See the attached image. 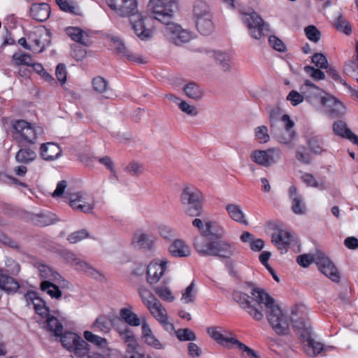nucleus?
<instances>
[{
  "label": "nucleus",
  "instance_id": "nucleus-41",
  "mask_svg": "<svg viewBox=\"0 0 358 358\" xmlns=\"http://www.w3.org/2000/svg\"><path fill=\"white\" fill-rule=\"evenodd\" d=\"M54 216L50 212L41 213L36 214L32 217L33 222L39 227H44L52 224L55 222V220L52 218Z\"/></svg>",
  "mask_w": 358,
  "mask_h": 358
},
{
  "label": "nucleus",
  "instance_id": "nucleus-60",
  "mask_svg": "<svg viewBox=\"0 0 358 358\" xmlns=\"http://www.w3.org/2000/svg\"><path fill=\"white\" fill-rule=\"evenodd\" d=\"M312 62L319 69H327V59L322 53H315L312 57Z\"/></svg>",
  "mask_w": 358,
  "mask_h": 358
},
{
  "label": "nucleus",
  "instance_id": "nucleus-10",
  "mask_svg": "<svg viewBox=\"0 0 358 358\" xmlns=\"http://www.w3.org/2000/svg\"><path fill=\"white\" fill-rule=\"evenodd\" d=\"M164 33L167 38L176 45H181L187 43L191 39V34L187 30L182 29L180 25L169 20L168 23H164Z\"/></svg>",
  "mask_w": 358,
  "mask_h": 358
},
{
  "label": "nucleus",
  "instance_id": "nucleus-55",
  "mask_svg": "<svg viewBox=\"0 0 358 358\" xmlns=\"http://www.w3.org/2000/svg\"><path fill=\"white\" fill-rule=\"evenodd\" d=\"M155 293L164 301L171 302L174 299L171 290L166 287L158 286L155 288Z\"/></svg>",
  "mask_w": 358,
  "mask_h": 358
},
{
  "label": "nucleus",
  "instance_id": "nucleus-18",
  "mask_svg": "<svg viewBox=\"0 0 358 358\" xmlns=\"http://www.w3.org/2000/svg\"><path fill=\"white\" fill-rule=\"evenodd\" d=\"M155 241L156 238L153 234L138 231L133 236L132 243L138 248L149 250L152 248Z\"/></svg>",
  "mask_w": 358,
  "mask_h": 358
},
{
  "label": "nucleus",
  "instance_id": "nucleus-11",
  "mask_svg": "<svg viewBox=\"0 0 358 358\" xmlns=\"http://www.w3.org/2000/svg\"><path fill=\"white\" fill-rule=\"evenodd\" d=\"M315 263L318 269L327 277L335 282H338L341 275L333 262L324 253L317 252L315 255Z\"/></svg>",
  "mask_w": 358,
  "mask_h": 358
},
{
  "label": "nucleus",
  "instance_id": "nucleus-6",
  "mask_svg": "<svg viewBox=\"0 0 358 358\" xmlns=\"http://www.w3.org/2000/svg\"><path fill=\"white\" fill-rule=\"evenodd\" d=\"M242 14L243 15V21L247 26L249 34L252 38L259 40L270 31L269 24L252 9L248 12H243Z\"/></svg>",
  "mask_w": 358,
  "mask_h": 358
},
{
  "label": "nucleus",
  "instance_id": "nucleus-12",
  "mask_svg": "<svg viewBox=\"0 0 358 358\" xmlns=\"http://www.w3.org/2000/svg\"><path fill=\"white\" fill-rule=\"evenodd\" d=\"M281 150L275 148L266 150H255L250 155L255 163L266 167L276 163L281 158Z\"/></svg>",
  "mask_w": 358,
  "mask_h": 358
},
{
  "label": "nucleus",
  "instance_id": "nucleus-51",
  "mask_svg": "<svg viewBox=\"0 0 358 358\" xmlns=\"http://www.w3.org/2000/svg\"><path fill=\"white\" fill-rule=\"evenodd\" d=\"M327 76L331 78L337 85H341V86L348 88V90H352V88L348 85L346 80L343 79L337 72V71L334 68L329 67L327 70Z\"/></svg>",
  "mask_w": 358,
  "mask_h": 358
},
{
  "label": "nucleus",
  "instance_id": "nucleus-36",
  "mask_svg": "<svg viewBox=\"0 0 358 358\" xmlns=\"http://www.w3.org/2000/svg\"><path fill=\"white\" fill-rule=\"evenodd\" d=\"M225 210L227 211L229 217L235 222L244 225L248 224L244 213L239 205L228 204L225 206Z\"/></svg>",
  "mask_w": 358,
  "mask_h": 358
},
{
  "label": "nucleus",
  "instance_id": "nucleus-17",
  "mask_svg": "<svg viewBox=\"0 0 358 358\" xmlns=\"http://www.w3.org/2000/svg\"><path fill=\"white\" fill-rule=\"evenodd\" d=\"M292 241L293 237L292 234L285 230L277 229L272 234V242L282 253L287 251Z\"/></svg>",
  "mask_w": 358,
  "mask_h": 358
},
{
  "label": "nucleus",
  "instance_id": "nucleus-21",
  "mask_svg": "<svg viewBox=\"0 0 358 358\" xmlns=\"http://www.w3.org/2000/svg\"><path fill=\"white\" fill-rule=\"evenodd\" d=\"M65 32L71 40L86 46L91 43L88 34L78 27H69L66 28Z\"/></svg>",
  "mask_w": 358,
  "mask_h": 358
},
{
  "label": "nucleus",
  "instance_id": "nucleus-35",
  "mask_svg": "<svg viewBox=\"0 0 358 358\" xmlns=\"http://www.w3.org/2000/svg\"><path fill=\"white\" fill-rule=\"evenodd\" d=\"M304 343L303 349L307 355L309 357L317 356L324 349L323 345L315 341L313 338L308 336L306 341H303Z\"/></svg>",
  "mask_w": 358,
  "mask_h": 358
},
{
  "label": "nucleus",
  "instance_id": "nucleus-26",
  "mask_svg": "<svg viewBox=\"0 0 358 358\" xmlns=\"http://www.w3.org/2000/svg\"><path fill=\"white\" fill-rule=\"evenodd\" d=\"M66 198L69 200V205L74 210L87 213L91 212L93 209V205L83 202L79 194H71Z\"/></svg>",
  "mask_w": 358,
  "mask_h": 358
},
{
  "label": "nucleus",
  "instance_id": "nucleus-61",
  "mask_svg": "<svg viewBox=\"0 0 358 358\" xmlns=\"http://www.w3.org/2000/svg\"><path fill=\"white\" fill-rule=\"evenodd\" d=\"M208 334L210 336L216 341L219 344H224V335L221 332L220 327H211L207 329Z\"/></svg>",
  "mask_w": 358,
  "mask_h": 358
},
{
  "label": "nucleus",
  "instance_id": "nucleus-43",
  "mask_svg": "<svg viewBox=\"0 0 358 358\" xmlns=\"http://www.w3.org/2000/svg\"><path fill=\"white\" fill-rule=\"evenodd\" d=\"M345 71L358 82V43L356 45L355 58L345 64Z\"/></svg>",
  "mask_w": 358,
  "mask_h": 358
},
{
  "label": "nucleus",
  "instance_id": "nucleus-54",
  "mask_svg": "<svg viewBox=\"0 0 358 358\" xmlns=\"http://www.w3.org/2000/svg\"><path fill=\"white\" fill-rule=\"evenodd\" d=\"M125 171L131 176L138 177L144 173V167L142 164L131 162L126 167Z\"/></svg>",
  "mask_w": 358,
  "mask_h": 358
},
{
  "label": "nucleus",
  "instance_id": "nucleus-40",
  "mask_svg": "<svg viewBox=\"0 0 358 358\" xmlns=\"http://www.w3.org/2000/svg\"><path fill=\"white\" fill-rule=\"evenodd\" d=\"M296 133L292 130L280 129L278 133L274 134L277 141L281 144L288 145L290 148H293L291 144L295 137Z\"/></svg>",
  "mask_w": 358,
  "mask_h": 358
},
{
  "label": "nucleus",
  "instance_id": "nucleus-31",
  "mask_svg": "<svg viewBox=\"0 0 358 358\" xmlns=\"http://www.w3.org/2000/svg\"><path fill=\"white\" fill-rule=\"evenodd\" d=\"M20 288L17 280L7 274L0 273V289L6 292H16Z\"/></svg>",
  "mask_w": 358,
  "mask_h": 358
},
{
  "label": "nucleus",
  "instance_id": "nucleus-46",
  "mask_svg": "<svg viewBox=\"0 0 358 358\" xmlns=\"http://www.w3.org/2000/svg\"><path fill=\"white\" fill-rule=\"evenodd\" d=\"M12 58L15 64L17 66L25 65L30 66L33 62L32 58L30 56V55L22 52L14 53Z\"/></svg>",
  "mask_w": 358,
  "mask_h": 358
},
{
  "label": "nucleus",
  "instance_id": "nucleus-32",
  "mask_svg": "<svg viewBox=\"0 0 358 358\" xmlns=\"http://www.w3.org/2000/svg\"><path fill=\"white\" fill-rule=\"evenodd\" d=\"M166 97L170 101L174 102L178 106L180 110L188 115L196 116L198 114V110L194 106L189 105L185 101L180 99L172 94H168Z\"/></svg>",
  "mask_w": 358,
  "mask_h": 358
},
{
  "label": "nucleus",
  "instance_id": "nucleus-27",
  "mask_svg": "<svg viewBox=\"0 0 358 358\" xmlns=\"http://www.w3.org/2000/svg\"><path fill=\"white\" fill-rule=\"evenodd\" d=\"M120 316L130 327H138L141 324L140 317L133 311L131 306L121 308Z\"/></svg>",
  "mask_w": 358,
  "mask_h": 358
},
{
  "label": "nucleus",
  "instance_id": "nucleus-47",
  "mask_svg": "<svg viewBox=\"0 0 358 358\" xmlns=\"http://www.w3.org/2000/svg\"><path fill=\"white\" fill-rule=\"evenodd\" d=\"M247 345L239 341L237 338L229 335L225 334V348L228 349H238L244 351L247 348Z\"/></svg>",
  "mask_w": 358,
  "mask_h": 358
},
{
  "label": "nucleus",
  "instance_id": "nucleus-57",
  "mask_svg": "<svg viewBox=\"0 0 358 358\" xmlns=\"http://www.w3.org/2000/svg\"><path fill=\"white\" fill-rule=\"evenodd\" d=\"M6 271L13 275H17L20 271V264L11 258H7L5 262Z\"/></svg>",
  "mask_w": 358,
  "mask_h": 358
},
{
  "label": "nucleus",
  "instance_id": "nucleus-62",
  "mask_svg": "<svg viewBox=\"0 0 358 358\" xmlns=\"http://www.w3.org/2000/svg\"><path fill=\"white\" fill-rule=\"evenodd\" d=\"M268 43L273 49L280 52H284L287 50L284 43L275 36H270Z\"/></svg>",
  "mask_w": 358,
  "mask_h": 358
},
{
  "label": "nucleus",
  "instance_id": "nucleus-34",
  "mask_svg": "<svg viewBox=\"0 0 358 358\" xmlns=\"http://www.w3.org/2000/svg\"><path fill=\"white\" fill-rule=\"evenodd\" d=\"M45 320V329L52 333L55 336H60L63 333V325L57 317L53 315H48Z\"/></svg>",
  "mask_w": 358,
  "mask_h": 358
},
{
  "label": "nucleus",
  "instance_id": "nucleus-16",
  "mask_svg": "<svg viewBox=\"0 0 358 358\" xmlns=\"http://www.w3.org/2000/svg\"><path fill=\"white\" fill-rule=\"evenodd\" d=\"M150 314L161 324L166 330H173L174 326L169 322L166 310L163 307L159 301L155 300L147 307Z\"/></svg>",
  "mask_w": 358,
  "mask_h": 358
},
{
  "label": "nucleus",
  "instance_id": "nucleus-50",
  "mask_svg": "<svg viewBox=\"0 0 358 358\" xmlns=\"http://www.w3.org/2000/svg\"><path fill=\"white\" fill-rule=\"evenodd\" d=\"M176 335L180 341H193L196 339L194 331L187 328L178 329L176 331Z\"/></svg>",
  "mask_w": 358,
  "mask_h": 358
},
{
  "label": "nucleus",
  "instance_id": "nucleus-63",
  "mask_svg": "<svg viewBox=\"0 0 358 358\" xmlns=\"http://www.w3.org/2000/svg\"><path fill=\"white\" fill-rule=\"evenodd\" d=\"M304 70L308 74L317 80H321L325 78L324 73L319 68L315 69L311 66H306Z\"/></svg>",
  "mask_w": 358,
  "mask_h": 358
},
{
  "label": "nucleus",
  "instance_id": "nucleus-30",
  "mask_svg": "<svg viewBox=\"0 0 358 358\" xmlns=\"http://www.w3.org/2000/svg\"><path fill=\"white\" fill-rule=\"evenodd\" d=\"M169 252L174 257H187L190 255V248L182 240L174 241L169 246Z\"/></svg>",
  "mask_w": 358,
  "mask_h": 358
},
{
  "label": "nucleus",
  "instance_id": "nucleus-3",
  "mask_svg": "<svg viewBox=\"0 0 358 358\" xmlns=\"http://www.w3.org/2000/svg\"><path fill=\"white\" fill-rule=\"evenodd\" d=\"M14 139L22 146L34 144L43 134V129L24 120H14L11 123Z\"/></svg>",
  "mask_w": 358,
  "mask_h": 358
},
{
  "label": "nucleus",
  "instance_id": "nucleus-58",
  "mask_svg": "<svg viewBox=\"0 0 358 358\" xmlns=\"http://www.w3.org/2000/svg\"><path fill=\"white\" fill-rule=\"evenodd\" d=\"M139 294L144 305L148 307L157 299L147 289H139Z\"/></svg>",
  "mask_w": 358,
  "mask_h": 358
},
{
  "label": "nucleus",
  "instance_id": "nucleus-37",
  "mask_svg": "<svg viewBox=\"0 0 358 358\" xmlns=\"http://www.w3.org/2000/svg\"><path fill=\"white\" fill-rule=\"evenodd\" d=\"M333 130L335 134L342 138H347L350 141H352L353 137L356 136L352 131L348 127L345 122L339 120L335 122L333 124Z\"/></svg>",
  "mask_w": 358,
  "mask_h": 358
},
{
  "label": "nucleus",
  "instance_id": "nucleus-7",
  "mask_svg": "<svg viewBox=\"0 0 358 358\" xmlns=\"http://www.w3.org/2000/svg\"><path fill=\"white\" fill-rule=\"evenodd\" d=\"M148 9L155 14L154 19L163 24L168 23L173 19L177 3L176 0H150Z\"/></svg>",
  "mask_w": 358,
  "mask_h": 358
},
{
  "label": "nucleus",
  "instance_id": "nucleus-28",
  "mask_svg": "<svg viewBox=\"0 0 358 358\" xmlns=\"http://www.w3.org/2000/svg\"><path fill=\"white\" fill-rule=\"evenodd\" d=\"M142 339L148 345L155 349L162 348V345L159 341L153 335L149 325L145 322L142 323Z\"/></svg>",
  "mask_w": 358,
  "mask_h": 358
},
{
  "label": "nucleus",
  "instance_id": "nucleus-2",
  "mask_svg": "<svg viewBox=\"0 0 358 358\" xmlns=\"http://www.w3.org/2000/svg\"><path fill=\"white\" fill-rule=\"evenodd\" d=\"M192 225L196 227L201 237L194 240V246L199 253L203 255H211L224 258V241L222 240L223 229L214 221H209L204 224L201 219L195 218Z\"/></svg>",
  "mask_w": 358,
  "mask_h": 358
},
{
  "label": "nucleus",
  "instance_id": "nucleus-42",
  "mask_svg": "<svg viewBox=\"0 0 358 358\" xmlns=\"http://www.w3.org/2000/svg\"><path fill=\"white\" fill-rule=\"evenodd\" d=\"M83 336L86 342H90L98 347L105 348L108 345L107 339L97 336L90 331H85L83 334Z\"/></svg>",
  "mask_w": 358,
  "mask_h": 358
},
{
  "label": "nucleus",
  "instance_id": "nucleus-4",
  "mask_svg": "<svg viewBox=\"0 0 358 358\" xmlns=\"http://www.w3.org/2000/svg\"><path fill=\"white\" fill-rule=\"evenodd\" d=\"M205 201L203 193L192 185L185 186L180 194L181 203L185 206L186 213L192 217L202 215Z\"/></svg>",
  "mask_w": 358,
  "mask_h": 358
},
{
  "label": "nucleus",
  "instance_id": "nucleus-44",
  "mask_svg": "<svg viewBox=\"0 0 358 358\" xmlns=\"http://www.w3.org/2000/svg\"><path fill=\"white\" fill-rule=\"evenodd\" d=\"M36 157L34 151L30 148L20 149L16 154V160L19 162L29 163Z\"/></svg>",
  "mask_w": 358,
  "mask_h": 358
},
{
  "label": "nucleus",
  "instance_id": "nucleus-1",
  "mask_svg": "<svg viewBox=\"0 0 358 358\" xmlns=\"http://www.w3.org/2000/svg\"><path fill=\"white\" fill-rule=\"evenodd\" d=\"M243 289L249 290L252 297L242 292L235 291L233 293L234 300L257 321L264 317L262 310L264 304L267 308V319L273 329L279 335H287L289 331L288 318L275 305V300L264 289L256 287L252 282H245Z\"/></svg>",
  "mask_w": 358,
  "mask_h": 358
},
{
  "label": "nucleus",
  "instance_id": "nucleus-9",
  "mask_svg": "<svg viewBox=\"0 0 358 358\" xmlns=\"http://www.w3.org/2000/svg\"><path fill=\"white\" fill-rule=\"evenodd\" d=\"M130 24L134 34L142 41H148L153 36V29L148 25L149 18L138 12L130 15Z\"/></svg>",
  "mask_w": 358,
  "mask_h": 358
},
{
  "label": "nucleus",
  "instance_id": "nucleus-52",
  "mask_svg": "<svg viewBox=\"0 0 358 358\" xmlns=\"http://www.w3.org/2000/svg\"><path fill=\"white\" fill-rule=\"evenodd\" d=\"M308 146L310 150L316 155H320L324 151L323 149V141L318 136L310 138L308 140Z\"/></svg>",
  "mask_w": 358,
  "mask_h": 358
},
{
  "label": "nucleus",
  "instance_id": "nucleus-53",
  "mask_svg": "<svg viewBox=\"0 0 358 358\" xmlns=\"http://www.w3.org/2000/svg\"><path fill=\"white\" fill-rule=\"evenodd\" d=\"M255 134L257 141L260 143H266L270 140V136L266 126L263 125L255 128Z\"/></svg>",
  "mask_w": 358,
  "mask_h": 358
},
{
  "label": "nucleus",
  "instance_id": "nucleus-14",
  "mask_svg": "<svg viewBox=\"0 0 358 358\" xmlns=\"http://www.w3.org/2000/svg\"><path fill=\"white\" fill-rule=\"evenodd\" d=\"M108 40L111 43L110 45L112 48L121 57L138 64L145 63V59L141 55L134 54L128 50L119 37L109 36Z\"/></svg>",
  "mask_w": 358,
  "mask_h": 358
},
{
  "label": "nucleus",
  "instance_id": "nucleus-15",
  "mask_svg": "<svg viewBox=\"0 0 358 358\" xmlns=\"http://www.w3.org/2000/svg\"><path fill=\"white\" fill-rule=\"evenodd\" d=\"M168 262L155 259L147 266V281L150 284H155L161 279L167 268Z\"/></svg>",
  "mask_w": 358,
  "mask_h": 358
},
{
  "label": "nucleus",
  "instance_id": "nucleus-39",
  "mask_svg": "<svg viewBox=\"0 0 358 358\" xmlns=\"http://www.w3.org/2000/svg\"><path fill=\"white\" fill-rule=\"evenodd\" d=\"M41 291L47 293L52 299H60L62 296V292L59 287L49 280H43L41 282L40 285Z\"/></svg>",
  "mask_w": 358,
  "mask_h": 358
},
{
  "label": "nucleus",
  "instance_id": "nucleus-38",
  "mask_svg": "<svg viewBox=\"0 0 358 358\" xmlns=\"http://www.w3.org/2000/svg\"><path fill=\"white\" fill-rule=\"evenodd\" d=\"M193 14L195 20L212 15L208 5L201 0H197L194 2Z\"/></svg>",
  "mask_w": 358,
  "mask_h": 358
},
{
  "label": "nucleus",
  "instance_id": "nucleus-29",
  "mask_svg": "<svg viewBox=\"0 0 358 358\" xmlns=\"http://www.w3.org/2000/svg\"><path fill=\"white\" fill-rule=\"evenodd\" d=\"M195 22L198 31L203 36H208L214 31L213 15L196 20Z\"/></svg>",
  "mask_w": 358,
  "mask_h": 358
},
{
  "label": "nucleus",
  "instance_id": "nucleus-19",
  "mask_svg": "<svg viewBox=\"0 0 358 358\" xmlns=\"http://www.w3.org/2000/svg\"><path fill=\"white\" fill-rule=\"evenodd\" d=\"M40 154L44 160L52 161L61 155L62 149L58 144L48 142L41 145Z\"/></svg>",
  "mask_w": 358,
  "mask_h": 358
},
{
  "label": "nucleus",
  "instance_id": "nucleus-13",
  "mask_svg": "<svg viewBox=\"0 0 358 358\" xmlns=\"http://www.w3.org/2000/svg\"><path fill=\"white\" fill-rule=\"evenodd\" d=\"M106 3L121 17L134 15L138 11L137 0H106Z\"/></svg>",
  "mask_w": 358,
  "mask_h": 358
},
{
  "label": "nucleus",
  "instance_id": "nucleus-22",
  "mask_svg": "<svg viewBox=\"0 0 358 358\" xmlns=\"http://www.w3.org/2000/svg\"><path fill=\"white\" fill-rule=\"evenodd\" d=\"M27 300L32 301L34 310L42 318H45L50 315V310L45 302L41 297H38L35 292L29 293L27 296Z\"/></svg>",
  "mask_w": 358,
  "mask_h": 358
},
{
  "label": "nucleus",
  "instance_id": "nucleus-24",
  "mask_svg": "<svg viewBox=\"0 0 358 358\" xmlns=\"http://www.w3.org/2000/svg\"><path fill=\"white\" fill-rule=\"evenodd\" d=\"M289 196L292 199V210L295 214H303L306 212V206L301 195L297 194V188L291 186L289 188Z\"/></svg>",
  "mask_w": 358,
  "mask_h": 358
},
{
  "label": "nucleus",
  "instance_id": "nucleus-25",
  "mask_svg": "<svg viewBox=\"0 0 358 358\" xmlns=\"http://www.w3.org/2000/svg\"><path fill=\"white\" fill-rule=\"evenodd\" d=\"M121 340L127 345V347L138 346V343L133 330L126 325L119 326L115 329Z\"/></svg>",
  "mask_w": 358,
  "mask_h": 358
},
{
  "label": "nucleus",
  "instance_id": "nucleus-59",
  "mask_svg": "<svg viewBox=\"0 0 358 358\" xmlns=\"http://www.w3.org/2000/svg\"><path fill=\"white\" fill-rule=\"evenodd\" d=\"M89 236V233L85 229H81L69 235L67 240L71 243H76Z\"/></svg>",
  "mask_w": 358,
  "mask_h": 358
},
{
  "label": "nucleus",
  "instance_id": "nucleus-64",
  "mask_svg": "<svg viewBox=\"0 0 358 358\" xmlns=\"http://www.w3.org/2000/svg\"><path fill=\"white\" fill-rule=\"evenodd\" d=\"M313 262H315V255L313 256L308 254H303L299 255L296 258V262L303 268L309 266Z\"/></svg>",
  "mask_w": 358,
  "mask_h": 358
},
{
  "label": "nucleus",
  "instance_id": "nucleus-33",
  "mask_svg": "<svg viewBox=\"0 0 358 358\" xmlns=\"http://www.w3.org/2000/svg\"><path fill=\"white\" fill-rule=\"evenodd\" d=\"M113 326V319L106 315L99 316L92 324L94 330L99 331L103 334L108 333Z\"/></svg>",
  "mask_w": 358,
  "mask_h": 358
},
{
  "label": "nucleus",
  "instance_id": "nucleus-20",
  "mask_svg": "<svg viewBox=\"0 0 358 358\" xmlns=\"http://www.w3.org/2000/svg\"><path fill=\"white\" fill-rule=\"evenodd\" d=\"M30 15L33 19L38 22H45L50 15V6L48 3H34L30 8Z\"/></svg>",
  "mask_w": 358,
  "mask_h": 358
},
{
  "label": "nucleus",
  "instance_id": "nucleus-5",
  "mask_svg": "<svg viewBox=\"0 0 358 358\" xmlns=\"http://www.w3.org/2000/svg\"><path fill=\"white\" fill-rule=\"evenodd\" d=\"M59 337L63 347L71 353L72 358H83L90 352V345L77 334L68 331Z\"/></svg>",
  "mask_w": 358,
  "mask_h": 358
},
{
  "label": "nucleus",
  "instance_id": "nucleus-8",
  "mask_svg": "<svg viewBox=\"0 0 358 358\" xmlns=\"http://www.w3.org/2000/svg\"><path fill=\"white\" fill-rule=\"evenodd\" d=\"M307 100L313 106L326 107L329 114L334 116L340 115L345 109L344 105L341 101L326 91H322V93L310 95L308 96Z\"/></svg>",
  "mask_w": 358,
  "mask_h": 358
},
{
  "label": "nucleus",
  "instance_id": "nucleus-23",
  "mask_svg": "<svg viewBox=\"0 0 358 358\" xmlns=\"http://www.w3.org/2000/svg\"><path fill=\"white\" fill-rule=\"evenodd\" d=\"M34 267L38 269L40 277L45 280L50 282L59 281L62 276L59 273L54 271L51 267L44 264L36 262L34 264Z\"/></svg>",
  "mask_w": 358,
  "mask_h": 358
},
{
  "label": "nucleus",
  "instance_id": "nucleus-49",
  "mask_svg": "<svg viewBox=\"0 0 358 358\" xmlns=\"http://www.w3.org/2000/svg\"><path fill=\"white\" fill-rule=\"evenodd\" d=\"M73 266H75L76 270L80 272H84L88 275L94 276L95 274L98 273V272L90 266L89 264L80 259H77Z\"/></svg>",
  "mask_w": 358,
  "mask_h": 358
},
{
  "label": "nucleus",
  "instance_id": "nucleus-45",
  "mask_svg": "<svg viewBox=\"0 0 358 358\" xmlns=\"http://www.w3.org/2000/svg\"><path fill=\"white\" fill-rule=\"evenodd\" d=\"M334 27L336 29L344 33L347 36H349L352 33V28L348 21L343 17L339 15L334 21Z\"/></svg>",
  "mask_w": 358,
  "mask_h": 358
},
{
  "label": "nucleus",
  "instance_id": "nucleus-56",
  "mask_svg": "<svg viewBox=\"0 0 358 358\" xmlns=\"http://www.w3.org/2000/svg\"><path fill=\"white\" fill-rule=\"evenodd\" d=\"M196 298V292L194 291V282H192L190 285L185 289L182 296V300L185 303H192L194 301Z\"/></svg>",
  "mask_w": 358,
  "mask_h": 358
},
{
  "label": "nucleus",
  "instance_id": "nucleus-48",
  "mask_svg": "<svg viewBox=\"0 0 358 358\" xmlns=\"http://www.w3.org/2000/svg\"><path fill=\"white\" fill-rule=\"evenodd\" d=\"M305 35L307 38L315 43L321 38V32L315 25H308L304 29Z\"/></svg>",
  "mask_w": 358,
  "mask_h": 358
}]
</instances>
